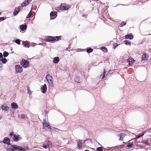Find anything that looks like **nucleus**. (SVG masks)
<instances>
[{"instance_id": "f257e3e1", "label": "nucleus", "mask_w": 151, "mask_h": 151, "mask_svg": "<svg viewBox=\"0 0 151 151\" xmlns=\"http://www.w3.org/2000/svg\"><path fill=\"white\" fill-rule=\"evenodd\" d=\"M61 36H45L43 41L46 42L53 43L61 40Z\"/></svg>"}, {"instance_id": "f03ea898", "label": "nucleus", "mask_w": 151, "mask_h": 151, "mask_svg": "<svg viewBox=\"0 0 151 151\" xmlns=\"http://www.w3.org/2000/svg\"><path fill=\"white\" fill-rule=\"evenodd\" d=\"M45 127H47L48 129L50 132L52 131V130H54V129L58 130L59 131H61V130L59 129L56 128L52 127H52L49 124H48L46 120L45 119H44L43 123V129H45Z\"/></svg>"}, {"instance_id": "7ed1b4c3", "label": "nucleus", "mask_w": 151, "mask_h": 151, "mask_svg": "<svg viewBox=\"0 0 151 151\" xmlns=\"http://www.w3.org/2000/svg\"><path fill=\"white\" fill-rule=\"evenodd\" d=\"M29 63V61L27 60L22 59L20 62V64L24 68H26L30 66Z\"/></svg>"}, {"instance_id": "20e7f679", "label": "nucleus", "mask_w": 151, "mask_h": 151, "mask_svg": "<svg viewBox=\"0 0 151 151\" xmlns=\"http://www.w3.org/2000/svg\"><path fill=\"white\" fill-rule=\"evenodd\" d=\"M70 8V6L66 3H62L59 6L60 9L63 11L67 10Z\"/></svg>"}, {"instance_id": "39448f33", "label": "nucleus", "mask_w": 151, "mask_h": 151, "mask_svg": "<svg viewBox=\"0 0 151 151\" xmlns=\"http://www.w3.org/2000/svg\"><path fill=\"white\" fill-rule=\"evenodd\" d=\"M46 79L47 81L49 84L50 86L51 87L53 86V81H52V77L50 76L49 74H47L46 77Z\"/></svg>"}, {"instance_id": "423d86ee", "label": "nucleus", "mask_w": 151, "mask_h": 151, "mask_svg": "<svg viewBox=\"0 0 151 151\" xmlns=\"http://www.w3.org/2000/svg\"><path fill=\"white\" fill-rule=\"evenodd\" d=\"M145 132H144L143 131V132L139 134H138L136 136V137L135 138H133L132 139H134V140L135 141V142H136L137 143H139L140 142H137V139L140 138L142 137L145 134Z\"/></svg>"}, {"instance_id": "0eeeda50", "label": "nucleus", "mask_w": 151, "mask_h": 151, "mask_svg": "<svg viewBox=\"0 0 151 151\" xmlns=\"http://www.w3.org/2000/svg\"><path fill=\"white\" fill-rule=\"evenodd\" d=\"M16 73H21L23 71L22 67L19 65L15 66Z\"/></svg>"}, {"instance_id": "6e6552de", "label": "nucleus", "mask_w": 151, "mask_h": 151, "mask_svg": "<svg viewBox=\"0 0 151 151\" xmlns=\"http://www.w3.org/2000/svg\"><path fill=\"white\" fill-rule=\"evenodd\" d=\"M21 9V7L19 6L15 7L13 13V15L14 16H17Z\"/></svg>"}, {"instance_id": "1a4fd4ad", "label": "nucleus", "mask_w": 151, "mask_h": 151, "mask_svg": "<svg viewBox=\"0 0 151 151\" xmlns=\"http://www.w3.org/2000/svg\"><path fill=\"white\" fill-rule=\"evenodd\" d=\"M57 12L56 11H52L50 13V20H53L57 17Z\"/></svg>"}, {"instance_id": "9d476101", "label": "nucleus", "mask_w": 151, "mask_h": 151, "mask_svg": "<svg viewBox=\"0 0 151 151\" xmlns=\"http://www.w3.org/2000/svg\"><path fill=\"white\" fill-rule=\"evenodd\" d=\"M27 27V25L25 23H24L23 24H22L19 26V28L21 31L24 32L26 30Z\"/></svg>"}, {"instance_id": "9b49d317", "label": "nucleus", "mask_w": 151, "mask_h": 151, "mask_svg": "<svg viewBox=\"0 0 151 151\" xmlns=\"http://www.w3.org/2000/svg\"><path fill=\"white\" fill-rule=\"evenodd\" d=\"M11 140L10 139L7 137H5L2 142L4 144H6L7 145H10Z\"/></svg>"}, {"instance_id": "f8f14e48", "label": "nucleus", "mask_w": 151, "mask_h": 151, "mask_svg": "<svg viewBox=\"0 0 151 151\" xmlns=\"http://www.w3.org/2000/svg\"><path fill=\"white\" fill-rule=\"evenodd\" d=\"M124 146V145H117L114 147H107V149H109V151L111 150V151H112L114 150V149H113L112 150H111L112 148H123Z\"/></svg>"}, {"instance_id": "ddd939ff", "label": "nucleus", "mask_w": 151, "mask_h": 151, "mask_svg": "<svg viewBox=\"0 0 151 151\" xmlns=\"http://www.w3.org/2000/svg\"><path fill=\"white\" fill-rule=\"evenodd\" d=\"M147 56L148 57V56L147 55V54L145 53H144L143 54L141 57V61L142 63H145V61L147 60L148 59L147 57Z\"/></svg>"}, {"instance_id": "4468645a", "label": "nucleus", "mask_w": 151, "mask_h": 151, "mask_svg": "<svg viewBox=\"0 0 151 151\" xmlns=\"http://www.w3.org/2000/svg\"><path fill=\"white\" fill-rule=\"evenodd\" d=\"M22 45H23L24 47L27 48H29L30 46V42L27 40L22 41Z\"/></svg>"}, {"instance_id": "2eb2a0df", "label": "nucleus", "mask_w": 151, "mask_h": 151, "mask_svg": "<svg viewBox=\"0 0 151 151\" xmlns=\"http://www.w3.org/2000/svg\"><path fill=\"white\" fill-rule=\"evenodd\" d=\"M10 147L9 148H6L7 151H15V148L17 145H12L10 144Z\"/></svg>"}, {"instance_id": "dca6fc26", "label": "nucleus", "mask_w": 151, "mask_h": 151, "mask_svg": "<svg viewBox=\"0 0 151 151\" xmlns=\"http://www.w3.org/2000/svg\"><path fill=\"white\" fill-rule=\"evenodd\" d=\"M1 108L3 110L5 111H7L9 109V107L7 106L6 103H4L1 106Z\"/></svg>"}, {"instance_id": "f3484780", "label": "nucleus", "mask_w": 151, "mask_h": 151, "mask_svg": "<svg viewBox=\"0 0 151 151\" xmlns=\"http://www.w3.org/2000/svg\"><path fill=\"white\" fill-rule=\"evenodd\" d=\"M41 92L43 93H45L46 92L47 90V87L46 85L44 84L40 88Z\"/></svg>"}, {"instance_id": "a211bd4d", "label": "nucleus", "mask_w": 151, "mask_h": 151, "mask_svg": "<svg viewBox=\"0 0 151 151\" xmlns=\"http://www.w3.org/2000/svg\"><path fill=\"white\" fill-rule=\"evenodd\" d=\"M125 38L126 39L132 40L134 38V36L132 33H130L124 36Z\"/></svg>"}, {"instance_id": "6ab92c4d", "label": "nucleus", "mask_w": 151, "mask_h": 151, "mask_svg": "<svg viewBox=\"0 0 151 151\" xmlns=\"http://www.w3.org/2000/svg\"><path fill=\"white\" fill-rule=\"evenodd\" d=\"M130 58H129L127 59V62L129 64V66H131L134 63L135 60L133 58L130 57Z\"/></svg>"}, {"instance_id": "aec40b11", "label": "nucleus", "mask_w": 151, "mask_h": 151, "mask_svg": "<svg viewBox=\"0 0 151 151\" xmlns=\"http://www.w3.org/2000/svg\"><path fill=\"white\" fill-rule=\"evenodd\" d=\"M82 50H83V51H84L86 50V51L89 54V53L92 52H93V48H91L90 47H87V48H86L85 49H82Z\"/></svg>"}, {"instance_id": "412c9836", "label": "nucleus", "mask_w": 151, "mask_h": 151, "mask_svg": "<svg viewBox=\"0 0 151 151\" xmlns=\"http://www.w3.org/2000/svg\"><path fill=\"white\" fill-rule=\"evenodd\" d=\"M19 135L18 134L17 135L16 134H14V136L12 138V139L14 142H17L19 140Z\"/></svg>"}, {"instance_id": "4be33fe9", "label": "nucleus", "mask_w": 151, "mask_h": 151, "mask_svg": "<svg viewBox=\"0 0 151 151\" xmlns=\"http://www.w3.org/2000/svg\"><path fill=\"white\" fill-rule=\"evenodd\" d=\"M11 107L12 109L16 110L18 107L17 104L15 102H12L11 104Z\"/></svg>"}, {"instance_id": "5701e85b", "label": "nucleus", "mask_w": 151, "mask_h": 151, "mask_svg": "<svg viewBox=\"0 0 151 151\" xmlns=\"http://www.w3.org/2000/svg\"><path fill=\"white\" fill-rule=\"evenodd\" d=\"M59 61V58L58 57H56L53 58L52 62L53 63L57 64L58 63Z\"/></svg>"}, {"instance_id": "b1692460", "label": "nucleus", "mask_w": 151, "mask_h": 151, "mask_svg": "<svg viewBox=\"0 0 151 151\" xmlns=\"http://www.w3.org/2000/svg\"><path fill=\"white\" fill-rule=\"evenodd\" d=\"M83 143L82 142V140L79 139L77 143V147H78L79 149H81L82 147V145Z\"/></svg>"}, {"instance_id": "393cba45", "label": "nucleus", "mask_w": 151, "mask_h": 151, "mask_svg": "<svg viewBox=\"0 0 151 151\" xmlns=\"http://www.w3.org/2000/svg\"><path fill=\"white\" fill-rule=\"evenodd\" d=\"M109 72H108L107 73H106V72L105 71V69H104L103 73L102 74L100 75V78L102 79L104 78L106 76H107L108 75Z\"/></svg>"}, {"instance_id": "a878e982", "label": "nucleus", "mask_w": 151, "mask_h": 151, "mask_svg": "<svg viewBox=\"0 0 151 151\" xmlns=\"http://www.w3.org/2000/svg\"><path fill=\"white\" fill-rule=\"evenodd\" d=\"M29 4L28 3H27L26 1L25 0L21 4V6L20 7H21V8L22 9V8L26 6H27Z\"/></svg>"}, {"instance_id": "bb28decb", "label": "nucleus", "mask_w": 151, "mask_h": 151, "mask_svg": "<svg viewBox=\"0 0 151 151\" xmlns=\"http://www.w3.org/2000/svg\"><path fill=\"white\" fill-rule=\"evenodd\" d=\"M22 41L18 39H17L16 40H12L13 42H15L18 45H20V42H22Z\"/></svg>"}, {"instance_id": "cd10ccee", "label": "nucleus", "mask_w": 151, "mask_h": 151, "mask_svg": "<svg viewBox=\"0 0 151 151\" xmlns=\"http://www.w3.org/2000/svg\"><path fill=\"white\" fill-rule=\"evenodd\" d=\"M47 146L49 147H50L51 148H52L53 147H54L52 142L48 140L47 142Z\"/></svg>"}, {"instance_id": "c85d7f7f", "label": "nucleus", "mask_w": 151, "mask_h": 151, "mask_svg": "<svg viewBox=\"0 0 151 151\" xmlns=\"http://www.w3.org/2000/svg\"><path fill=\"white\" fill-rule=\"evenodd\" d=\"M0 60L2 63L4 64H6L7 62V60L5 58H2Z\"/></svg>"}, {"instance_id": "c756f323", "label": "nucleus", "mask_w": 151, "mask_h": 151, "mask_svg": "<svg viewBox=\"0 0 151 151\" xmlns=\"http://www.w3.org/2000/svg\"><path fill=\"white\" fill-rule=\"evenodd\" d=\"M124 42L127 45H131V42L127 40H125L124 41Z\"/></svg>"}, {"instance_id": "7c9ffc66", "label": "nucleus", "mask_w": 151, "mask_h": 151, "mask_svg": "<svg viewBox=\"0 0 151 151\" xmlns=\"http://www.w3.org/2000/svg\"><path fill=\"white\" fill-rule=\"evenodd\" d=\"M75 80L77 83H80L81 82L80 78L78 76H77L76 78H75Z\"/></svg>"}, {"instance_id": "2f4dec72", "label": "nucleus", "mask_w": 151, "mask_h": 151, "mask_svg": "<svg viewBox=\"0 0 151 151\" xmlns=\"http://www.w3.org/2000/svg\"><path fill=\"white\" fill-rule=\"evenodd\" d=\"M123 134L122 133L119 134L118 135L119 137L120 138L119 140L120 141H123L124 137L122 136Z\"/></svg>"}, {"instance_id": "473e14b6", "label": "nucleus", "mask_w": 151, "mask_h": 151, "mask_svg": "<svg viewBox=\"0 0 151 151\" xmlns=\"http://www.w3.org/2000/svg\"><path fill=\"white\" fill-rule=\"evenodd\" d=\"M101 50L105 52H108L107 49L105 47H101Z\"/></svg>"}, {"instance_id": "72a5a7b5", "label": "nucleus", "mask_w": 151, "mask_h": 151, "mask_svg": "<svg viewBox=\"0 0 151 151\" xmlns=\"http://www.w3.org/2000/svg\"><path fill=\"white\" fill-rule=\"evenodd\" d=\"M9 55V53L7 51H5L3 52V55L4 58H6Z\"/></svg>"}, {"instance_id": "f704fd0d", "label": "nucleus", "mask_w": 151, "mask_h": 151, "mask_svg": "<svg viewBox=\"0 0 151 151\" xmlns=\"http://www.w3.org/2000/svg\"><path fill=\"white\" fill-rule=\"evenodd\" d=\"M133 142H129L128 144L126 145V147L129 148L132 147L133 144Z\"/></svg>"}, {"instance_id": "c9c22d12", "label": "nucleus", "mask_w": 151, "mask_h": 151, "mask_svg": "<svg viewBox=\"0 0 151 151\" xmlns=\"http://www.w3.org/2000/svg\"><path fill=\"white\" fill-rule=\"evenodd\" d=\"M96 151H103V146L97 147Z\"/></svg>"}, {"instance_id": "e433bc0d", "label": "nucleus", "mask_w": 151, "mask_h": 151, "mask_svg": "<svg viewBox=\"0 0 151 151\" xmlns=\"http://www.w3.org/2000/svg\"><path fill=\"white\" fill-rule=\"evenodd\" d=\"M9 111H10V113L11 115L12 116L14 117V111L13 109L11 110L10 109Z\"/></svg>"}, {"instance_id": "4c0bfd02", "label": "nucleus", "mask_w": 151, "mask_h": 151, "mask_svg": "<svg viewBox=\"0 0 151 151\" xmlns=\"http://www.w3.org/2000/svg\"><path fill=\"white\" fill-rule=\"evenodd\" d=\"M126 24V22H122L121 23L120 25V26L121 27H122L124 26H125Z\"/></svg>"}, {"instance_id": "58836bf2", "label": "nucleus", "mask_w": 151, "mask_h": 151, "mask_svg": "<svg viewBox=\"0 0 151 151\" xmlns=\"http://www.w3.org/2000/svg\"><path fill=\"white\" fill-rule=\"evenodd\" d=\"M119 45L117 43H114L113 44V49H115Z\"/></svg>"}, {"instance_id": "ea45409f", "label": "nucleus", "mask_w": 151, "mask_h": 151, "mask_svg": "<svg viewBox=\"0 0 151 151\" xmlns=\"http://www.w3.org/2000/svg\"><path fill=\"white\" fill-rule=\"evenodd\" d=\"M38 45H42L44 47H46V43H39L38 44Z\"/></svg>"}, {"instance_id": "a19ab883", "label": "nucleus", "mask_w": 151, "mask_h": 151, "mask_svg": "<svg viewBox=\"0 0 151 151\" xmlns=\"http://www.w3.org/2000/svg\"><path fill=\"white\" fill-rule=\"evenodd\" d=\"M141 142L143 143L146 145H148V141L145 140H142L141 141Z\"/></svg>"}, {"instance_id": "79ce46f5", "label": "nucleus", "mask_w": 151, "mask_h": 151, "mask_svg": "<svg viewBox=\"0 0 151 151\" xmlns=\"http://www.w3.org/2000/svg\"><path fill=\"white\" fill-rule=\"evenodd\" d=\"M32 8H31V9L30 10L28 14H27V17H26V18H29V17H31V12L32 11Z\"/></svg>"}, {"instance_id": "37998d69", "label": "nucleus", "mask_w": 151, "mask_h": 151, "mask_svg": "<svg viewBox=\"0 0 151 151\" xmlns=\"http://www.w3.org/2000/svg\"><path fill=\"white\" fill-rule=\"evenodd\" d=\"M145 132V133L146 132H148L150 133H151V130L150 129V128L149 129H146L144 131Z\"/></svg>"}, {"instance_id": "c03bdc74", "label": "nucleus", "mask_w": 151, "mask_h": 151, "mask_svg": "<svg viewBox=\"0 0 151 151\" xmlns=\"http://www.w3.org/2000/svg\"><path fill=\"white\" fill-rule=\"evenodd\" d=\"M37 45V44L35 42H32L30 44V46L34 47Z\"/></svg>"}, {"instance_id": "a18cd8bd", "label": "nucleus", "mask_w": 151, "mask_h": 151, "mask_svg": "<svg viewBox=\"0 0 151 151\" xmlns=\"http://www.w3.org/2000/svg\"><path fill=\"white\" fill-rule=\"evenodd\" d=\"M27 88L28 93L29 94V95L31 94L32 93V92L30 91V90L29 89V87L28 86H27Z\"/></svg>"}, {"instance_id": "49530a36", "label": "nucleus", "mask_w": 151, "mask_h": 151, "mask_svg": "<svg viewBox=\"0 0 151 151\" xmlns=\"http://www.w3.org/2000/svg\"><path fill=\"white\" fill-rule=\"evenodd\" d=\"M6 18L4 17H0V22L5 20Z\"/></svg>"}, {"instance_id": "de8ad7c7", "label": "nucleus", "mask_w": 151, "mask_h": 151, "mask_svg": "<svg viewBox=\"0 0 151 151\" xmlns=\"http://www.w3.org/2000/svg\"><path fill=\"white\" fill-rule=\"evenodd\" d=\"M19 147H20V146L16 145L15 148V151H19Z\"/></svg>"}, {"instance_id": "09e8293b", "label": "nucleus", "mask_w": 151, "mask_h": 151, "mask_svg": "<svg viewBox=\"0 0 151 151\" xmlns=\"http://www.w3.org/2000/svg\"><path fill=\"white\" fill-rule=\"evenodd\" d=\"M21 117L22 119H24L25 118V115L24 114H21Z\"/></svg>"}, {"instance_id": "8fccbe9b", "label": "nucleus", "mask_w": 151, "mask_h": 151, "mask_svg": "<svg viewBox=\"0 0 151 151\" xmlns=\"http://www.w3.org/2000/svg\"><path fill=\"white\" fill-rule=\"evenodd\" d=\"M69 42V44L68 45V47H69V48L70 49V46H71V45L72 44V42L71 40H70V41Z\"/></svg>"}, {"instance_id": "3c124183", "label": "nucleus", "mask_w": 151, "mask_h": 151, "mask_svg": "<svg viewBox=\"0 0 151 151\" xmlns=\"http://www.w3.org/2000/svg\"><path fill=\"white\" fill-rule=\"evenodd\" d=\"M14 135V134L13 132H11L9 134V135L11 137H12V136L13 137Z\"/></svg>"}, {"instance_id": "603ef678", "label": "nucleus", "mask_w": 151, "mask_h": 151, "mask_svg": "<svg viewBox=\"0 0 151 151\" xmlns=\"http://www.w3.org/2000/svg\"><path fill=\"white\" fill-rule=\"evenodd\" d=\"M42 147L45 149H47V145L43 144Z\"/></svg>"}, {"instance_id": "864d4df0", "label": "nucleus", "mask_w": 151, "mask_h": 151, "mask_svg": "<svg viewBox=\"0 0 151 151\" xmlns=\"http://www.w3.org/2000/svg\"><path fill=\"white\" fill-rule=\"evenodd\" d=\"M103 151H108L109 149H107V148H105L104 147H103Z\"/></svg>"}, {"instance_id": "5fc2aeb1", "label": "nucleus", "mask_w": 151, "mask_h": 151, "mask_svg": "<svg viewBox=\"0 0 151 151\" xmlns=\"http://www.w3.org/2000/svg\"><path fill=\"white\" fill-rule=\"evenodd\" d=\"M27 3H28L29 4L31 2L32 0H25Z\"/></svg>"}, {"instance_id": "6e6d98bb", "label": "nucleus", "mask_w": 151, "mask_h": 151, "mask_svg": "<svg viewBox=\"0 0 151 151\" xmlns=\"http://www.w3.org/2000/svg\"><path fill=\"white\" fill-rule=\"evenodd\" d=\"M87 15H86V14H83L82 15V17H85V18H86L87 17Z\"/></svg>"}, {"instance_id": "4d7b16f0", "label": "nucleus", "mask_w": 151, "mask_h": 151, "mask_svg": "<svg viewBox=\"0 0 151 151\" xmlns=\"http://www.w3.org/2000/svg\"><path fill=\"white\" fill-rule=\"evenodd\" d=\"M122 134H123L122 136L124 137H125V136L127 135L126 134L124 133H122Z\"/></svg>"}, {"instance_id": "13d9d810", "label": "nucleus", "mask_w": 151, "mask_h": 151, "mask_svg": "<svg viewBox=\"0 0 151 151\" xmlns=\"http://www.w3.org/2000/svg\"><path fill=\"white\" fill-rule=\"evenodd\" d=\"M82 142V143H83V144H84L85 143V142H86V140H82V142Z\"/></svg>"}, {"instance_id": "bf43d9fd", "label": "nucleus", "mask_w": 151, "mask_h": 151, "mask_svg": "<svg viewBox=\"0 0 151 151\" xmlns=\"http://www.w3.org/2000/svg\"><path fill=\"white\" fill-rule=\"evenodd\" d=\"M85 140H86V141H89V140H90V141H91V139H88V138L87 139H86Z\"/></svg>"}, {"instance_id": "052dcab7", "label": "nucleus", "mask_w": 151, "mask_h": 151, "mask_svg": "<svg viewBox=\"0 0 151 151\" xmlns=\"http://www.w3.org/2000/svg\"><path fill=\"white\" fill-rule=\"evenodd\" d=\"M137 146H138L139 147H140L141 148H142V147L140 145H137Z\"/></svg>"}, {"instance_id": "680f3d73", "label": "nucleus", "mask_w": 151, "mask_h": 151, "mask_svg": "<svg viewBox=\"0 0 151 151\" xmlns=\"http://www.w3.org/2000/svg\"><path fill=\"white\" fill-rule=\"evenodd\" d=\"M150 20V21H151V18H148L147 19H145V20Z\"/></svg>"}, {"instance_id": "e2e57ef3", "label": "nucleus", "mask_w": 151, "mask_h": 151, "mask_svg": "<svg viewBox=\"0 0 151 151\" xmlns=\"http://www.w3.org/2000/svg\"><path fill=\"white\" fill-rule=\"evenodd\" d=\"M68 48L69 47H67L66 49V50H68L69 52L70 51L69 50H68Z\"/></svg>"}, {"instance_id": "0e129e2a", "label": "nucleus", "mask_w": 151, "mask_h": 151, "mask_svg": "<svg viewBox=\"0 0 151 151\" xmlns=\"http://www.w3.org/2000/svg\"><path fill=\"white\" fill-rule=\"evenodd\" d=\"M2 66H0V70H2Z\"/></svg>"}, {"instance_id": "69168bd1", "label": "nucleus", "mask_w": 151, "mask_h": 151, "mask_svg": "<svg viewBox=\"0 0 151 151\" xmlns=\"http://www.w3.org/2000/svg\"><path fill=\"white\" fill-rule=\"evenodd\" d=\"M13 48L12 47H10V50H13Z\"/></svg>"}, {"instance_id": "338daca9", "label": "nucleus", "mask_w": 151, "mask_h": 151, "mask_svg": "<svg viewBox=\"0 0 151 151\" xmlns=\"http://www.w3.org/2000/svg\"><path fill=\"white\" fill-rule=\"evenodd\" d=\"M148 140L151 142V139L148 138Z\"/></svg>"}, {"instance_id": "774afa93", "label": "nucleus", "mask_w": 151, "mask_h": 151, "mask_svg": "<svg viewBox=\"0 0 151 151\" xmlns=\"http://www.w3.org/2000/svg\"><path fill=\"white\" fill-rule=\"evenodd\" d=\"M84 151H90L89 150H85Z\"/></svg>"}]
</instances>
